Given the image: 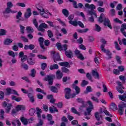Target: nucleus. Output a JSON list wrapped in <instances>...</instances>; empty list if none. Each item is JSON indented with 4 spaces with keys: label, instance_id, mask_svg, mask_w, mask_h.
Segmentation results:
<instances>
[{
    "label": "nucleus",
    "instance_id": "f257e3e1",
    "mask_svg": "<svg viewBox=\"0 0 126 126\" xmlns=\"http://www.w3.org/2000/svg\"><path fill=\"white\" fill-rule=\"evenodd\" d=\"M98 22L102 23L104 22V26H107L110 29H112V25H111V22L110 20L106 17L104 13H101L98 18Z\"/></svg>",
    "mask_w": 126,
    "mask_h": 126
},
{
    "label": "nucleus",
    "instance_id": "f03ea898",
    "mask_svg": "<svg viewBox=\"0 0 126 126\" xmlns=\"http://www.w3.org/2000/svg\"><path fill=\"white\" fill-rule=\"evenodd\" d=\"M84 10H86V9H91V10L88 11V14L90 15H94L95 18H97V13L94 11V9H96V6L93 4H89V3H86L85 7H83Z\"/></svg>",
    "mask_w": 126,
    "mask_h": 126
},
{
    "label": "nucleus",
    "instance_id": "7ed1b4c3",
    "mask_svg": "<svg viewBox=\"0 0 126 126\" xmlns=\"http://www.w3.org/2000/svg\"><path fill=\"white\" fill-rule=\"evenodd\" d=\"M55 78H56V75L54 74H50L47 75L46 77L43 79V80H44V81H48V85L50 86L54 84V79H55Z\"/></svg>",
    "mask_w": 126,
    "mask_h": 126
},
{
    "label": "nucleus",
    "instance_id": "20e7f679",
    "mask_svg": "<svg viewBox=\"0 0 126 126\" xmlns=\"http://www.w3.org/2000/svg\"><path fill=\"white\" fill-rule=\"evenodd\" d=\"M65 92V99H68L70 98H74L75 97V94H70L71 92V90L69 88H66L64 89Z\"/></svg>",
    "mask_w": 126,
    "mask_h": 126
},
{
    "label": "nucleus",
    "instance_id": "39448f33",
    "mask_svg": "<svg viewBox=\"0 0 126 126\" xmlns=\"http://www.w3.org/2000/svg\"><path fill=\"white\" fill-rule=\"evenodd\" d=\"M119 110L118 112L120 115H123L124 112H125L124 108H126V103L125 102H121V103L118 105Z\"/></svg>",
    "mask_w": 126,
    "mask_h": 126
},
{
    "label": "nucleus",
    "instance_id": "423d86ee",
    "mask_svg": "<svg viewBox=\"0 0 126 126\" xmlns=\"http://www.w3.org/2000/svg\"><path fill=\"white\" fill-rule=\"evenodd\" d=\"M48 28V25L46 24L45 23H41L38 27L37 29L38 31L42 32V33H45L46 30Z\"/></svg>",
    "mask_w": 126,
    "mask_h": 126
},
{
    "label": "nucleus",
    "instance_id": "0eeeda50",
    "mask_svg": "<svg viewBox=\"0 0 126 126\" xmlns=\"http://www.w3.org/2000/svg\"><path fill=\"white\" fill-rule=\"evenodd\" d=\"M52 55H53V61L54 63H57V62H60L62 61V59H61V56H60V54L59 53H56L55 52H52L51 53Z\"/></svg>",
    "mask_w": 126,
    "mask_h": 126
},
{
    "label": "nucleus",
    "instance_id": "6e6552de",
    "mask_svg": "<svg viewBox=\"0 0 126 126\" xmlns=\"http://www.w3.org/2000/svg\"><path fill=\"white\" fill-rule=\"evenodd\" d=\"M3 107H4V108H6L5 109L6 113H9L10 110L11 109V108L12 107V104H11V103L7 104V103H6V101H4L3 103Z\"/></svg>",
    "mask_w": 126,
    "mask_h": 126
},
{
    "label": "nucleus",
    "instance_id": "1a4fd4ad",
    "mask_svg": "<svg viewBox=\"0 0 126 126\" xmlns=\"http://www.w3.org/2000/svg\"><path fill=\"white\" fill-rule=\"evenodd\" d=\"M22 16V13L21 12V11L18 12L17 15H16V18L17 19L16 22L17 23H19L20 21H24V20H25L24 18L21 17Z\"/></svg>",
    "mask_w": 126,
    "mask_h": 126
},
{
    "label": "nucleus",
    "instance_id": "9d476101",
    "mask_svg": "<svg viewBox=\"0 0 126 126\" xmlns=\"http://www.w3.org/2000/svg\"><path fill=\"white\" fill-rule=\"evenodd\" d=\"M102 52L103 53H105L108 56V57H106V59L107 60H111L112 59V53H111V51L109 50H106L105 49L101 50Z\"/></svg>",
    "mask_w": 126,
    "mask_h": 126
},
{
    "label": "nucleus",
    "instance_id": "9b49d317",
    "mask_svg": "<svg viewBox=\"0 0 126 126\" xmlns=\"http://www.w3.org/2000/svg\"><path fill=\"white\" fill-rule=\"evenodd\" d=\"M35 7L37 8V10H38L39 14L42 12H45V9H44V7H43V5L38 3L35 5Z\"/></svg>",
    "mask_w": 126,
    "mask_h": 126
},
{
    "label": "nucleus",
    "instance_id": "f8f14e48",
    "mask_svg": "<svg viewBox=\"0 0 126 126\" xmlns=\"http://www.w3.org/2000/svg\"><path fill=\"white\" fill-rule=\"evenodd\" d=\"M75 54L76 55L77 58L81 60V61L84 60V57H83V55L80 53V51L79 50H76L75 51Z\"/></svg>",
    "mask_w": 126,
    "mask_h": 126
},
{
    "label": "nucleus",
    "instance_id": "ddd939ff",
    "mask_svg": "<svg viewBox=\"0 0 126 126\" xmlns=\"http://www.w3.org/2000/svg\"><path fill=\"white\" fill-rule=\"evenodd\" d=\"M32 15V12H31V8H29L27 9V12L25 13L24 17L25 18H26V19H28V18H29Z\"/></svg>",
    "mask_w": 126,
    "mask_h": 126
},
{
    "label": "nucleus",
    "instance_id": "4468645a",
    "mask_svg": "<svg viewBox=\"0 0 126 126\" xmlns=\"http://www.w3.org/2000/svg\"><path fill=\"white\" fill-rule=\"evenodd\" d=\"M38 41L39 42L40 46L41 49H43V51H45L46 48L45 47V46H44V44H43L44 38L42 37H39Z\"/></svg>",
    "mask_w": 126,
    "mask_h": 126
},
{
    "label": "nucleus",
    "instance_id": "2eb2a0df",
    "mask_svg": "<svg viewBox=\"0 0 126 126\" xmlns=\"http://www.w3.org/2000/svg\"><path fill=\"white\" fill-rule=\"evenodd\" d=\"M42 112L43 110H42V109H40L39 107H36L35 114L37 115L38 119H41V118H42L41 114H42Z\"/></svg>",
    "mask_w": 126,
    "mask_h": 126
},
{
    "label": "nucleus",
    "instance_id": "dca6fc26",
    "mask_svg": "<svg viewBox=\"0 0 126 126\" xmlns=\"http://www.w3.org/2000/svg\"><path fill=\"white\" fill-rule=\"evenodd\" d=\"M27 61L28 62V63L30 65H34V64L36 63L35 59L28 58V59H27Z\"/></svg>",
    "mask_w": 126,
    "mask_h": 126
},
{
    "label": "nucleus",
    "instance_id": "f3484780",
    "mask_svg": "<svg viewBox=\"0 0 126 126\" xmlns=\"http://www.w3.org/2000/svg\"><path fill=\"white\" fill-rule=\"evenodd\" d=\"M94 118H95L96 120H97L98 122H100V118L101 120H103V116L100 115V113H99L98 112H96L94 113Z\"/></svg>",
    "mask_w": 126,
    "mask_h": 126
},
{
    "label": "nucleus",
    "instance_id": "a211bd4d",
    "mask_svg": "<svg viewBox=\"0 0 126 126\" xmlns=\"http://www.w3.org/2000/svg\"><path fill=\"white\" fill-rule=\"evenodd\" d=\"M56 74L57 79H62L63 76V74L59 70L57 71Z\"/></svg>",
    "mask_w": 126,
    "mask_h": 126
},
{
    "label": "nucleus",
    "instance_id": "6ab92c4d",
    "mask_svg": "<svg viewBox=\"0 0 126 126\" xmlns=\"http://www.w3.org/2000/svg\"><path fill=\"white\" fill-rule=\"evenodd\" d=\"M100 42L101 43H102V44L100 45V49L101 50H104L105 49V46L106 44H107V41H106L105 39L102 38L100 40Z\"/></svg>",
    "mask_w": 126,
    "mask_h": 126
},
{
    "label": "nucleus",
    "instance_id": "aec40b11",
    "mask_svg": "<svg viewBox=\"0 0 126 126\" xmlns=\"http://www.w3.org/2000/svg\"><path fill=\"white\" fill-rule=\"evenodd\" d=\"M10 8H11L7 7V8L5 9V11L3 12V13H16V12H17V11H12Z\"/></svg>",
    "mask_w": 126,
    "mask_h": 126
},
{
    "label": "nucleus",
    "instance_id": "412c9836",
    "mask_svg": "<svg viewBox=\"0 0 126 126\" xmlns=\"http://www.w3.org/2000/svg\"><path fill=\"white\" fill-rule=\"evenodd\" d=\"M92 74L93 76H95L94 78H97V79H100V75L97 71L93 70L92 72Z\"/></svg>",
    "mask_w": 126,
    "mask_h": 126
},
{
    "label": "nucleus",
    "instance_id": "4be33fe9",
    "mask_svg": "<svg viewBox=\"0 0 126 126\" xmlns=\"http://www.w3.org/2000/svg\"><path fill=\"white\" fill-rule=\"evenodd\" d=\"M65 55L67 58H68V59H71V58L73 57V55H72V52H71L70 50L65 51Z\"/></svg>",
    "mask_w": 126,
    "mask_h": 126
},
{
    "label": "nucleus",
    "instance_id": "5701e85b",
    "mask_svg": "<svg viewBox=\"0 0 126 126\" xmlns=\"http://www.w3.org/2000/svg\"><path fill=\"white\" fill-rule=\"evenodd\" d=\"M119 98L120 100H121V101H123V102H126V93H125L123 95H119Z\"/></svg>",
    "mask_w": 126,
    "mask_h": 126
},
{
    "label": "nucleus",
    "instance_id": "b1692460",
    "mask_svg": "<svg viewBox=\"0 0 126 126\" xmlns=\"http://www.w3.org/2000/svg\"><path fill=\"white\" fill-rule=\"evenodd\" d=\"M92 110H93V108H91V107L87 108V112H84V115L90 116V115H91V112H92Z\"/></svg>",
    "mask_w": 126,
    "mask_h": 126
},
{
    "label": "nucleus",
    "instance_id": "393cba45",
    "mask_svg": "<svg viewBox=\"0 0 126 126\" xmlns=\"http://www.w3.org/2000/svg\"><path fill=\"white\" fill-rule=\"evenodd\" d=\"M72 88L73 89H75L76 91V94H79V93H80V88H79L78 86H75L74 84H73Z\"/></svg>",
    "mask_w": 126,
    "mask_h": 126
},
{
    "label": "nucleus",
    "instance_id": "a878e982",
    "mask_svg": "<svg viewBox=\"0 0 126 126\" xmlns=\"http://www.w3.org/2000/svg\"><path fill=\"white\" fill-rule=\"evenodd\" d=\"M21 122L23 124L24 126H27L28 125V120L24 117H21L20 118Z\"/></svg>",
    "mask_w": 126,
    "mask_h": 126
},
{
    "label": "nucleus",
    "instance_id": "bb28decb",
    "mask_svg": "<svg viewBox=\"0 0 126 126\" xmlns=\"http://www.w3.org/2000/svg\"><path fill=\"white\" fill-rule=\"evenodd\" d=\"M49 88H50L51 91L54 93H58V92H59L58 88L55 86H49Z\"/></svg>",
    "mask_w": 126,
    "mask_h": 126
},
{
    "label": "nucleus",
    "instance_id": "cd10ccee",
    "mask_svg": "<svg viewBox=\"0 0 126 126\" xmlns=\"http://www.w3.org/2000/svg\"><path fill=\"white\" fill-rule=\"evenodd\" d=\"M49 111L50 113H54L55 112H59V110L57 109V107H55L54 106H53V107H49Z\"/></svg>",
    "mask_w": 126,
    "mask_h": 126
},
{
    "label": "nucleus",
    "instance_id": "c85d7f7f",
    "mask_svg": "<svg viewBox=\"0 0 126 126\" xmlns=\"http://www.w3.org/2000/svg\"><path fill=\"white\" fill-rule=\"evenodd\" d=\"M59 64L61 66H65V67H67V66H70L69 65V63L67 62L59 63Z\"/></svg>",
    "mask_w": 126,
    "mask_h": 126
},
{
    "label": "nucleus",
    "instance_id": "c756f323",
    "mask_svg": "<svg viewBox=\"0 0 126 126\" xmlns=\"http://www.w3.org/2000/svg\"><path fill=\"white\" fill-rule=\"evenodd\" d=\"M49 68L51 70H53V69H59V65H58V64H54L51 65Z\"/></svg>",
    "mask_w": 126,
    "mask_h": 126
},
{
    "label": "nucleus",
    "instance_id": "7c9ffc66",
    "mask_svg": "<svg viewBox=\"0 0 126 126\" xmlns=\"http://www.w3.org/2000/svg\"><path fill=\"white\" fill-rule=\"evenodd\" d=\"M62 13L64 15V16H66V17H68V15H69V12L66 9H63Z\"/></svg>",
    "mask_w": 126,
    "mask_h": 126
},
{
    "label": "nucleus",
    "instance_id": "2f4dec72",
    "mask_svg": "<svg viewBox=\"0 0 126 126\" xmlns=\"http://www.w3.org/2000/svg\"><path fill=\"white\" fill-rule=\"evenodd\" d=\"M86 107H87V103L82 104L79 108V111L82 112L84 110V108H86Z\"/></svg>",
    "mask_w": 126,
    "mask_h": 126
},
{
    "label": "nucleus",
    "instance_id": "473e14b6",
    "mask_svg": "<svg viewBox=\"0 0 126 126\" xmlns=\"http://www.w3.org/2000/svg\"><path fill=\"white\" fill-rule=\"evenodd\" d=\"M16 124H17V126H21V123L19 120H15L12 122V125L14 126H16Z\"/></svg>",
    "mask_w": 126,
    "mask_h": 126
},
{
    "label": "nucleus",
    "instance_id": "72a5a7b5",
    "mask_svg": "<svg viewBox=\"0 0 126 126\" xmlns=\"http://www.w3.org/2000/svg\"><path fill=\"white\" fill-rule=\"evenodd\" d=\"M16 110H17L18 112H19V111L25 110V107L23 105H18L16 107Z\"/></svg>",
    "mask_w": 126,
    "mask_h": 126
},
{
    "label": "nucleus",
    "instance_id": "f704fd0d",
    "mask_svg": "<svg viewBox=\"0 0 126 126\" xmlns=\"http://www.w3.org/2000/svg\"><path fill=\"white\" fill-rule=\"evenodd\" d=\"M69 23L71 24V25H73V26H77V25H78V22L75 20H70L69 21Z\"/></svg>",
    "mask_w": 126,
    "mask_h": 126
},
{
    "label": "nucleus",
    "instance_id": "c9c22d12",
    "mask_svg": "<svg viewBox=\"0 0 126 126\" xmlns=\"http://www.w3.org/2000/svg\"><path fill=\"white\" fill-rule=\"evenodd\" d=\"M11 43H12V39L10 38L6 39L4 42V45H9Z\"/></svg>",
    "mask_w": 126,
    "mask_h": 126
},
{
    "label": "nucleus",
    "instance_id": "e433bc0d",
    "mask_svg": "<svg viewBox=\"0 0 126 126\" xmlns=\"http://www.w3.org/2000/svg\"><path fill=\"white\" fill-rule=\"evenodd\" d=\"M39 14L42 16V17H44V18H49V14H48V13L45 12V10L44 12H42L40 13H39Z\"/></svg>",
    "mask_w": 126,
    "mask_h": 126
},
{
    "label": "nucleus",
    "instance_id": "4c0bfd02",
    "mask_svg": "<svg viewBox=\"0 0 126 126\" xmlns=\"http://www.w3.org/2000/svg\"><path fill=\"white\" fill-rule=\"evenodd\" d=\"M44 121L41 118L38 119V123L36 124L35 126H43Z\"/></svg>",
    "mask_w": 126,
    "mask_h": 126
},
{
    "label": "nucleus",
    "instance_id": "58836bf2",
    "mask_svg": "<svg viewBox=\"0 0 126 126\" xmlns=\"http://www.w3.org/2000/svg\"><path fill=\"white\" fill-rule=\"evenodd\" d=\"M111 106L112 107L111 108V109H112V110H113V111H117V110H118V106H117V105H116V103L112 102L111 103Z\"/></svg>",
    "mask_w": 126,
    "mask_h": 126
},
{
    "label": "nucleus",
    "instance_id": "ea45409f",
    "mask_svg": "<svg viewBox=\"0 0 126 126\" xmlns=\"http://www.w3.org/2000/svg\"><path fill=\"white\" fill-rule=\"evenodd\" d=\"M88 31H89V29H85L84 30H77V32H78V33H86V32H87Z\"/></svg>",
    "mask_w": 126,
    "mask_h": 126
},
{
    "label": "nucleus",
    "instance_id": "a19ab883",
    "mask_svg": "<svg viewBox=\"0 0 126 126\" xmlns=\"http://www.w3.org/2000/svg\"><path fill=\"white\" fill-rule=\"evenodd\" d=\"M35 112L36 111H35L34 108H31L29 110V115H30V116H34V114H35Z\"/></svg>",
    "mask_w": 126,
    "mask_h": 126
},
{
    "label": "nucleus",
    "instance_id": "79ce46f5",
    "mask_svg": "<svg viewBox=\"0 0 126 126\" xmlns=\"http://www.w3.org/2000/svg\"><path fill=\"white\" fill-rule=\"evenodd\" d=\"M56 46L59 51H63V46H62L61 43L58 42L57 43H56Z\"/></svg>",
    "mask_w": 126,
    "mask_h": 126
},
{
    "label": "nucleus",
    "instance_id": "37998d69",
    "mask_svg": "<svg viewBox=\"0 0 126 126\" xmlns=\"http://www.w3.org/2000/svg\"><path fill=\"white\" fill-rule=\"evenodd\" d=\"M62 72H64V73H69V70L65 67H63L62 68Z\"/></svg>",
    "mask_w": 126,
    "mask_h": 126
},
{
    "label": "nucleus",
    "instance_id": "c03bdc74",
    "mask_svg": "<svg viewBox=\"0 0 126 126\" xmlns=\"http://www.w3.org/2000/svg\"><path fill=\"white\" fill-rule=\"evenodd\" d=\"M21 67L24 68V69H25L26 70H27L29 67L28 66V65L24 63H22L21 65Z\"/></svg>",
    "mask_w": 126,
    "mask_h": 126
},
{
    "label": "nucleus",
    "instance_id": "a18cd8bd",
    "mask_svg": "<svg viewBox=\"0 0 126 126\" xmlns=\"http://www.w3.org/2000/svg\"><path fill=\"white\" fill-rule=\"evenodd\" d=\"M31 76H32V77H35V75L36 74V70L35 69H32L31 71Z\"/></svg>",
    "mask_w": 126,
    "mask_h": 126
},
{
    "label": "nucleus",
    "instance_id": "49530a36",
    "mask_svg": "<svg viewBox=\"0 0 126 126\" xmlns=\"http://www.w3.org/2000/svg\"><path fill=\"white\" fill-rule=\"evenodd\" d=\"M72 113H73V114H76V115H78V116H79L80 114H79V112H77V110L75 109L74 107H72L71 109Z\"/></svg>",
    "mask_w": 126,
    "mask_h": 126
},
{
    "label": "nucleus",
    "instance_id": "de8ad7c7",
    "mask_svg": "<svg viewBox=\"0 0 126 126\" xmlns=\"http://www.w3.org/2000/svg\"><path fill=\"white\" fill-rule=\"evenodd\" d=\"M8 54L9 55V56H10V57H12V58H15V54L12 51H11V50L9 51L8 52Z\"/></svg>",
    "mask_w": 126,
    "mask_h": 126
},
{
    "label": "nucleus",
    "instance_id": "09e8293b",
    "mask_svg": "<svg viewBox=\"0 0 126 126\" xmlns=\"http://www.w3.org/2000/svg\"><path fill=\"white\" fill-rule=\"evenodd\" d=\"M70 2H73V7L77 8V3L74 0H69Z\"/></svg>",
    "mask_w": 126,
    "mask_h": 126
},
{
    "label": "nucleus",
    "instance_id": "8fccbe9b",
    "mask_svg": "<svg viewBox=\"0 0 126 126\" xmlns=\"http://www.w3.org/2000/svg\"><path fill=\"white\" fill-rule=\"evenodd\" d=\"M88 83H89L88 81H87L85 80H83L81 84V86H82V87H84V86L87 85Z\"/></svg>",
    "mask_w": 126,
    "mask_h": 126
},
{
    "label": "nucleus",
    "instance_id": "3c124183",
    "mask_svg": "<svg viewBox=\"0 0 126 126\" xmlns=\"http://www.w3.org/2000/svg\"><path fill=\"white\" fill-rule=\"evenodd\" d=\"M12 90L10 89V88L6 89V93L5 94V95H9L10 94H11Z\"/></svg>",
    "mask_w": 126,
    "mask_h": 126
},
{
    "label": "nucleus",
    "instance_id": "603ef678",
    "mask_svg": "<svg viewBox=\"0 0 126 126\" xmlns=\"http://www.w3.org/2000/svg\"><path fill=\"white\" fill-rule=\"evenodd\" d=\"M47 65L46 63H41V69H42V70H45V69L47 68Z\"/></svg>",
    "mask_w": 126,
    "mask_h": 126
},
{
    "label": "nucleus",
    "instance_id": "864d4df0",
    "mask_svg": "<svg viewBox=\"0 0 126 126\" xmlns=\"http://www.w3.org/2000/svg\"><path fill=\"white\" fill-rule=\"evenodd\" d=\"M47 32L48 37L50 38H53V37H54V34H53L52 31L49 30L47 31Z\"/></svg>",
    "mask_w": 126,
    "mask_h": 126
},
{
    "label": "nucleus",
    "instance_id": "5fc2aeb1",
    "mask_svg": "<svg viewBox=\"0 0 126 126\" xmlns=\"http://www.w3.org/2000/svg\"><path fill=\"white\" fill-rule=\"evenodd\" d=\"M6 33V31H5V30H4V29L0 30V36H3V35H5Z\"/></svg>",
    "mask_w": 126,
    "mask_h": 126
},
{
    "label": "nucleus",
    "instance_id": "6e6d98bb",
    "mask_svg": "<svg viewBox=\"0 0 126 126\" xmlns=\"http://www.w3.org/2000/svg\"><path fill=\"white\" fill-rule=\"evenodd\" d=\"M32 23H33L34 26L38 29V27H39L38 24V22H37V20L36 19H33Z\"/></svg>",
    "mask_w": 126,
    "mask_h": 126
},
{
    "label": "nucleus",
    "instance_id": "4d7b16f0",
    "mask_svg": "<svg viewBox=\"0 0 126 126\" xmlns=\"http://www.w3.org/2000/svg\"><path fill=\"white\" fill-rule=\"evenodd\" d=\"M77 101L78 103H81L82 104L86 103V102H85V101H84L82 98H78L77 99Z\"/></svg>",
    "mask_w": 126,
    "mask_h": 126
},
{
    "label": "nucleus",
    "instance_id": "13d9d810",
    "mask_svg": "<svg viewBox=\"0 0 126 126\" xmlns=\"http://www.w3.org/2000/svg\"><path fill=\"white\" fill-rule=\"evenodd\" d=\"M116 59L118 63H119V64H121L122 61L121 60V57L119 56H116Z\"/></svg>",
    "mask_w": 126,
    "mask_h": 126
},
{
    "label": "nucleus",
    "instance_id": "bf43d9fd",
    "mask_svg": "<svg viewBox=\"0 0 126 126\" xmlns=\"http://www.w3.org/2000/svg\"><path fill=\"white\" fill-rule=\"evenodd\" d=\"M36 91L37 92L39 93H42V94H44V95H46V93L44 92V90H42V89H41L40 88H37L36 89Z\"/></svg>",
    "mask_w": 126,
    "mask_h": 126
},
{
    "label": "nucleus",
    "instance_id": "052dcab7",
    "mask_svg": "<svg viewBox=\"0 0 126 126\" xmlns=\"http://www.w3.org/2000/svg\"><path fill=\"white\" fill-rule=\"evenodd\" d=\"M20 38L24 43H28V42H29L28 39L26 38V37L24 36H21Z\"/></svg>",
    "mask_w": 126,
    "mask_h": 126
},
{
    "label": "nucleus",
    "instance_id": "680f3d73",
    "mask_svg": "<svg viewBox=\"0 0 126 126\" xmlns=\"http://www.w3.org/2000/svg\"><path fill=\"white\" fill-rule=\"evenodd\" d=\"M114 44L115 45V48L118 50V51H121V48H120V46H119V43H118V41L114 42Z\"/></svg>",
    "mask_w": 126,
    "mask_h": 126
},
{
    "label": "nucleus",
    "instance_id": "e2e57ef3",
    "mask_svg": "<svg viewBox=\"0 0 126 126\" xmlns=\"http://www.w3.org/2000/svg\"><path fill=\"white\" fill-rule=\"evenodd\" d=\"M4 98V93L2 91L0 92V100H3Z\"/></svg>",
    "mask_w": 126,
    "mask_h": 126
},
{
    "label": "nucleus",
    "instance_id": "0e129e2a",
    "mask_svg": "<svg viewBox=\"0 0 126 126\" xmlns=\"http://www.w3.org/2000/svg\"><path fill=\"white\" fill-rule=\"evenodd\" d=\"M101 28L99 26V25L95 24V31H97V32H100V31H101Z\"/></svg>",
    "mask_w": 126,
    "mask_h": 126
},
{
    "label": "nucleus",
    "instance_id": "69168bd1",
    "mask_svg": "<svg viewBox=\"0 0 126 126\" xmlns=\"http://www.w3.org/2000/svg\"><path fill=\"white\" fill-rule=\"evenodd\" d=\"M16 5H17L18 6H21V7H25V6H26L24 3L21 2L17 3Z\"/></svg>",
    "mask_w": 126,
    "mask_h": 126
},
{
    "label": "nucleus",
    "instance_id": "338daca9",
    "mask_svg": "<svg viewBox=\"0 0 126 126\" xmlns=\"http://www.w3.org/2000/svg\"><path fill=\"white\" fill-rule=\"evenodd\" d=\"M26 30L28 32H34V30L33 29V28L30 27H27L26 28Z\"/></svg>",
    "mask_w": 126,
    "mask_h": 126
},
{
    "label": "nucleus",
    "instance_id": "774afa93",
    "mask_svg": "<svg viewBox=\"0 0 126 126\" xmlns=\"http://www.w3.org/2000/svg\"><path fill=\"white\" fill-rule=\"evenodd\" d=\"M97 10L99 12H105V8L99 7L97 8Z\"/></svg>",
    "mask_w": 126,
    "mask_h": 126
}]
</instances>
